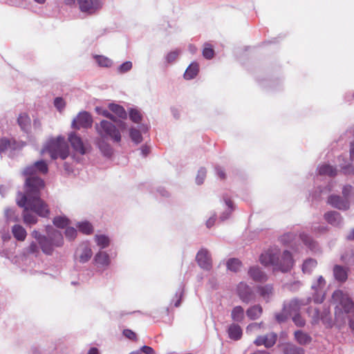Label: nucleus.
<instances>
[{
    "mask_svg": "<svg viewBox=\"0 0 354 354\" xmlns=\"http://www.w3.org/2000/svg\"><path fill=\"white\" fill-rule=\"evenodd\" d=\"M341 259L344 263L354 266V251L350 250L346 252L342 256Z\"/></svg>",
    "mask_w": 354,
    "mask_h": 354,
    "instance_id": "de8ad7c7",
    "label": "nucleus"
},
{
    "mask_svg": "<svg viewBox=\"0 0 354 354\" xmlns=\"http://www.w3.org/2000/svg\"><path fill=\"white\" fill-rule=\"evenodd\" d=\"M65 235L69 240H73L77 235V230L74 227H68L65 231Z\"/></svg>",
    "mask_w": 354,
    "mask_h": 354,
    "instance_id": "5fc2aeb1",
    "label": "nucleus"
},
{
    "mask_svg": "<svg viewBox=\"0 0 354 354\" xmlns=\"http://www.w3.org/2000/svg\"><path fill=\"white\" fill-rule=\"evenodd\" d=\"M93 252L87 243L81 244L76 250L75 255L81 263L87 262L92 257Z\"/></svg>",
    "mask_w": 354,
    "mask_h": 354,
    "instance_id": "4468645a",
    "label": "nucleus"
},
{
    "mask_svg": "<svg viewBox=\"0 0 354 354\" xmlns=\"http://www.w3.org/2000/svg\"><path fill=\"white\" fill-rule=\"evenodd\" d=\"M332 301L335 304V315L337 319H343L344 314L354 310V303L349 296L342 290H335L332 295Z\"/></svg>",
    "mask_w": 354,
    "mask_h": 354,
    "instance_id": "39448f33",
    "label": "nucleus"
},
{
    "mask_svg": "<svg viewBox=\"0 0 354 354\" xmlns=\"http://www.w3.org/2000/svg\"><path fill=\"white\" fill-rule=\"evenodd\" d=\"M231 317L233 321L241 322L244 319V310L241 306H235L231 313Z\"/></svg>",
    "mask_w": 354,
    "mask_h": 354,
    "instance_id": "7c9ffc66",
    "label": "nucleus"
},
{
    "mask_svg": "<svg viewBox=\"0 0 354 354\" xmlns=\"http://www.w3.org/2000/svg\"><path fill=\"white\" fill-rule=\"evenodd\" d=\"M325 285L326 281L322 276L317 279L316 282L312 284L311 288L315 291V295L313 297V299L315 303L320 304L324 301V293L323 289L325 287Z\"/></svg>",
    "mask_w": 354,
    "mask_h": 354,
    "instance_id": "9b49d317",
    "label": "nucleus"
},
{
    "mask_svg": "<svg viewBox=\"0 0 354 354\" xmlns=\"http://www.w3.org/2000/svg\"><path fill=\"white\" fill-rule=\"evenodd\" d=\"M4 214L8 222H17L19 221V215L12 208H6Z\"/></svg>",
    "mask_w": 354,
    "mask_h": 354,
    "instance_id": "a19ab883",
    "label": "nucleus"
},
{
    "mask_svg": "<svg viewBox=\"0 0 354 354\" xmlns=\"http://www.w3.org/2000/svg\"><path fill=\"white\" fill-rule=\"evenodd\" d=\"M96 145L101 151V152L106 156H110L112 153V148L104 139L97 138L96 140Z\"/></svg>",
    "mask_w": 354,
    "mask_h": 354,
    "instance_id": "cd10ccee",
    "label": "nucleus"
},
{
    "mask_svg": "<svg viewBox=\"0 0 354 354\" xmlns=\"http://www.w3.org/2000/svg\"><path fill=\"white\" fill-rule=\"evenodd\" d=\"M301 240L311 250H315L317 248L316 242L311 239L307 234L302 232L299 234Z\"/></svg>",
    "mask_w": 354,
    "mask_h": 354,
    "instance_id": "473e14b6",
    "label": "nucleus"
},
{
    "mask_svg": "<svg viewBox=\"0 0 354 354\" xmlns=\"http://www.w3.org/2000/svg\"><path fill=\"white\" fill-rule=\"evenodd\" d=\"M179 53H180V52L177 50L171 51L169 53H168L166 57V59H167V62L171 63V62H174L176 59V58L178 57Z\"/></svg>",
    "mask_w": 354,
    "mask_h": 354,
    "instance_id": "0e129e2a",
    "label": "nucleus"
},
{
    "mask_svg": "<svg viewBox=\"0 0 354 354\" xmlns=\"http://www.w3.org/2000/svg\"><path fill=\"white\" fill-rule=\"evenodd\" d=\"M206 169L203 167L198 171V174L196 178V182L198 185H201L203 183L206 177Z\"/></svg>",
    "mask_w": 354,
    "mask_h": 354,
    "instance_id": "3c124183",
    "label": "nucleus"
},
{
    "mask_svg": "<svg viewBox=\"0 0 354 354\" xmlns=\"http://www.w3.org/2000/svg\"><path fill=\"white\" fill-rule=\"evenodd\" d=\"M214 50L211 48L209 44H206L203 50V55L206 59H212L214 57Z\"/></svg>",
    "mask_w": 354,
    "mask_h": 354,
    "instance_id": "603ef678",
    "label": "nucleus"
},
{
    "mask_svg": "<svg viewBox=\"0 0 354 354\" xmlns=\"http://www.w3.org/2000/svg\"><path fill=\"white\" fill-rule=\"evenodd\" d=\"M75 0H65L66 4H73ZM80 9L82 12L89 14L94 13L102 6L101 0H77Z\"/></svg>",
    "mask_w": 354,
    "mask_h": 354,
    "instance_id": "6e6552de",
    "label": "nucleus"
},
{
    "mask_svg": "<svg viewBox=\"0 0 354 354\" xmlns=\"http://www.w3.org/2000/svg\"><path fill=\"white\" fill-rule=\"evenodd\" d=\"M263 326V323H252L250 324L246 328L247 333H252L253 331L259 330Z\"/></svg>",
    "mask_w": 354,
    "mask_h": 354,
    "instance_id": "052dcab7",
    "label": "nucleus"
},
{
    "mask_svg": "<svg viewBox=\"0 0 354 354\" xmlns=\"http://www.w3.org/2000/svg\"><path fill=\"white\" fill-rule=\"evenodd\" d=\"M284 354H305L304 348L293 344H286L283 347Z\"/></svg>",
    "mask_w": 354,
    "mask_h": 354,
    "instance_id": "c756f323",
    "label": "nucleus"
},
{
    "mask_svg": "<svg viewBox=\"0 0 354 354\" xmlns=\"http://www.w3.org/2000/svg\"><path fill=\"white\" fill-rule=\"evenodd\" d=\"M317 261L313 259H306L302 265V271L304 273L310 274L312 270L317 266Z\"/></svg>",
    "mask_w": 354,
    "mask_h": 354,
    "instance_id": "e433bc0d",
    "label": "nucleus"
},
{
    "mask_svg": "<svg viewBox=\"0 0 354 354\" xmlns=\"http://www.w3.org/2000/svg\"><path fill=\"white\" fill-rule=\"evenodd\" d=\"M28 251L30 253H37L39 252V248L37 246V244L35 242H32L30 245L28 246Z\"/></svg>",
    "mask_w": 354,
    "mask_h": 354,
    "instance_id": "774afa93",
    "label": "nucleus"
},
{
    "mask_svg": "<svg viewBox=\"0 0 354 354\" xmlns=\"http://www.w3.org/2000/svg\"><path fill=\"white\" fill-rule=\"evenodd\" d=\"M295 338L296 341L301 345H306L310 343L312 338L306 333L302 330H297L295 332Z\"/></svg>",
    "mask_w": 354,
    "mask_h": 354,
    "instance_id": "c85d7f7f",
    "label": "nucleus"
},
{
    "mask_svg": "<svg viewBox=\"0 0 354 354\" xmlns=\"http://www.w3.org/2000/svg\"><path fill=\"white\" fill-rule=\"evenodd\" d=\"M241 266V262L237 259H232L227 262V268L233 272L239 270Z\"/></svg>",
    "mask_w": 354,
    "mask_h": 354,
    "instance_id": "c03bdc74",
    "label": "nucleus"
},
{
    "mask_svg": "<svg viewBox=\"0 0 354 354\" xmlns=\"http://www.w3.org/2000/svg\"><path fill=\"white\" fill-rule=\"evenodd\" d=\"M263 313V308L259 304L250 306L246 310V315L251 320L259 319Z\"/></svg>",
    "mask_w": 354,
    "mask_h": 354,
    "instance_id": "412c9836",
    "label": "nucleus"
},
{
    "mask_svg": "<svg viewBox=\"0 0 354 354\" xmlns=\"http://www.w3.org/2000/svg\"><path fill=\"white\" fill-rule=\"evenodd\" d=\"M236 293L244 303H249L254 299V293L252 288L245 282H240L236 287Z\"/></svg>",
    "mask_w": 354,
    "mask_h": 354,
    "instance_id": "1a4fd4ad",
    "label": "nucleus"
},
{
    "mask_svg": "<svg viewBox=\"0 0 354 354\" xmlns=\"http://www.w3.org/2000/svg\"><path fill=\"white\" fill-rule=\"evenodd\" d=\"M129 118L135 123H138L141 120V114L136 109H131L129 111Z\"/></svg>",
    "mask_w": 354,
    "mask_h": 354,
    "instance_id": "8fccbe9b",
    "label": "nucleus"
},
{
    "mask_svg": "<svg viewBox=\"0 0 354 354\" xmlns=\"http://www.w3.org/2000/svg\"><path fill=\"white\" fill-rule=\"evenodd\" d=\"M46 233L47 236L41 235L37 230H33L31 235L37 241L42 252L50 255L55 248L63 245L64 239L62 233L52 226H46Z\"/></svg>",
    "mask_w": 354,
    "mask_h": 354,
    "instance_id": "7ed1b4c3",
    "label": "nucleus"
},
{
    "mask_svg": "<svg viewBox=\"0 0 354 354\" xmlns=\"http://www.w3.org/2000/svg\"><path fill=\"white\" fill-rule=\"evenodd\" d=\"M68 140L73 147V149L80 153V154H84L86 152V147L80 136L75 133L69 134Z\"/></svg>",
    "mask_w": 354,
    "mask_h": 354,
    "instance_id": "dca6fc26",
    "label": "nucleus"
},
{
    "mask_svg": "<svg viewBox=\"0 0 354 354\" xmlns=\"http://www.w3.org/2000/svg\"><path fill=\"white\" fill-rule=\"evenodd\" d=\"M124 335L129 339H135L136 338V333L129 329H125L123 331Z\"/></svg>",
    "mask_w": 354,
    "mask_h": 354,
    "instance_id": "338daca9",
    "label": "nucleus"
},
{
    "mask_svg": "<svg viewBox=\"0 0 354 354\" xmlns=\"http://www.w3.org/2000/svg\"><path fill=\"white\" fill-rule=\"evenodd\" d=\"M77 227L80 232L86 234H91L93 230V226L88 221L80 222L77 223Z\"/></svg>",
    "mask_w": 354,
    "mask_h": 354,
    "instance_id": "37998d69",
    "label": "nucleus"
},
{
    "mask_svg": "<svg viewBox=\"0 0 354 354\" xmlns=\"http://www.w3.org/2000/svg\"><path fill=\"white\" fill-rule=\"evenodd\" d=\"M325 220L335 227H339L343 224V218L341 214L335 211H330L324 214Z\"/></svg>",
    "mask_w": 354,
    "mask_h": 354,
    "instance_id": "f3484780",
    "label": "nucleus"
},
{
    "mask_svg": "<svg viewBox=\"0 0 354 354\" xmlns=\"http://www.w3.org/2000/svg\"><path fill=\"white\" fill-rule=\"evenodd\" d=\"M54 105L59 111H62L66 105V103L63 98L56 97L54 100Z\"/></svg>",
    "mask_w": 354,
    "mask_h": 354,
    "instance_id": "6e6d98bb",
    "label": "nucleus"
},
{
    "mask_svg": "<svg viewBox=\"0 0 354 354\" xmlns=\"http://www.w3.org/2000/svg\"><path fill=\"white\" fill-rule=\"evenodd\" d=\"M100 138L111 139L113 142H119L121 140V134L116 127L107 120H102L95 126Z\"/></svg>",
    "mask_w": 354,
    "mask_h": 354,
    "instance_id": "423d86ee",
    "label": "nucleus"
},
{
    "mask_svg": "<svg viewBox=\"0 0 354 354\" xmlns=\"http://www.w3.org/2000/svg\"><path fill=\"white\" fill-rule=\"evenodd\" d=\"M196 261L201 268L207 270L212 268L211 257L207 250H200L196 255Z\"/></svg>",
    "mask_w": 354,
    "mask_h": 354,
    "instance_id": "2eb2a0df",
    "label": "nucleus"
},
{
    "mask_svg": "<svg viewBox=\"0 0 354 354\" xmlns=\"http://www.w3.org/2000/svg\"><path fill=\"white\" fill-rule=\"evenodd\" d=\"M48 153L52 159L58 158L66 159L68 154V147L64 138L59 136L56 139H50L41 151V154Z\"/></svg>",
    "mask_w": 354,
    "mask_h": 354,
    "instance_id": "20e7f679",
    "label": "nucleus"
},
{
    "mask_svg": "<svg viewBox=\"0 0 354 354\" xmlns=\"http://www.w3.org/2000/svg\"><path fill=\"white\" fill-rule=\"evenodd\" d=\"M248 274L255 281L262 282L267 280V275L259 267L250 268Z\"/></svg>",
    "mask_w": 354,
    "mask_h": 354,
    "instance_id": "aec40b11",
    "label": "nucleus"
},
{
    "mask_svg": "<svg viewBox=\"0 0 354 354\" xmlns=\"http://www.w3.org/2000/svg\"><path fill=\"white\" fill-rule=\"evenodd\" d=\"M12 233L13 236L19 241H25L27 232L24 227L20 225H15L12 227Z\"/></svg>",
    "mask_w": 354,
    "mask_h": 354,
    "instance_id": "b1692460",
    "label": "nucleus"
},
{
    "mask_svg": "<svg viewBox=\"0 0 354 354\" xmlns=\"http://www.w3.org/2000/svg\"><path fill=\"white\" fill-rule=\"evenodd\" d=\"M44 187V182L42 179L28 178L25 183V194L18 193L17 204L24 208V222L27 225L36 224L38 221L37 216L30 211L41 217H47L50 214L48 205L40 198V191Z\"/></svg>",
    "mask_w": 354,
    "mask_h": 354,
    "instance_id": "f257e3e1",
    "label": "nucleus"
},
{
    "mask_svg": "<svg viewBox=\"0 0 354 354\" xmlns=\"http://www.w3.org/2000/svg\"><path fill=\"white\" fill-rule=\"evenodd\" d=\"M23 146V144L18 143L14 140L2 138L0 140V154L6 150H16L21 148Z\"/></svg>",
    "mask_w": 354,
    "mask_h": 354,
    "instance_id": "a211bd4d",
    "label": "nucleus"
},
{
    "mask_svg": "<svg viewBox=\"0 0 354 354\" xmlns=\"http://www.w3.org/2000/svg\"><path fill=\"white\" fill-rule=\"evenodd\" d=\"M130 137L131 140L136 144L142 142V137L139 130L132 128L130 129Z\"/></svg>",
    "mask_w": 354,
    "mask_h": 354,
    "instance_id": "49530a36",
    "label": "nucleus"
},
{
    "mask_svg": "<svg viewBox=\"0 0 354 354\" xmlns=\"http://www.w3.org/2000/svg\"><path fill=\"white\" fill-rule=\"evenodd\" d=\"M92 118L86 111L79 113L72 122V127L80 129L81 128H88L92 125Z\"/></svg>",
    "mask_w": 354,
    "mask_h": 354,
    "instance_id": "9d476101",
    "label": "nucleus"
},
{
    "mask_svg": "<svg viewBox=\"0 0 354 354\" xmlns=\"http://www.w3.org/2000/svg\"><path fill=\"white\" fill-rule=\"evenodd\" d=\"M109 107V109L119 118H125L127 117V113L122 106L115 104H110Z\"/></svg>",
    "mask_w": 354,
    "mask_h": 354,
    "instance_id": "c9c22d12",
    "label": "nucleus"
},
{
    "mask_svg": "<svg viewBox=\"0 0 354 354\" xmlns=\"http://www.w3.org/2000/svg\"><path fill=\"white\" fill-rule=\"evenodd\" d=\"M342 196L344 199H347L350 201L351 203L352 199L354 198V188L349 185L344 186L342 188Z\"/></svg>",
    "mask_w": 354,
    "mask_h": 354,
    "instance_id": "ea45409f",
    "label": "nucleus"
},
{
    "mask_svg": "<svg viewBox=\"0 0 354 354\" xmlns=\"http://www.w3.org/2000/svg\"><path fill=\"white\" fill-rule=\"evenodd\" d=\"M96 111L97 112L98 114H100L106 118H108L114 122L116 121L115 118L111 113H110L109 111L107 110H104V109H102L101 108L97 107Z\"/></svg>",
    "mask_w": 354,
    "mask_h": 354,
    "instance_id": "4d7b16f0",
    "label": "nucleus"
},
{
    "mask_svg": "<svg viewBox=\"0 0 354 354\" xmlns=\"http://www.w3.org/2000/svg\"><path fill=\"white\" fill-rule=\"evenodd\" d=\"M292 316V320L297 326L302 327L305 325V320L300 316L299 313L293 315Z\"/></svg>",
    "mask_w": 354,
    "mask_h": 354,
    "instance_id": "13d9d810",
    "label": "nucleus"
},
{
    "mask_svg": "<svg viewBox=\"0 0 354 354\" xmlns=\"http://www.w3.org/2000/svg\"><path fill=\"white\" fill-rule=\"evenodd\" d=\"M277 338V335L271 333L266 335L259 336L254 340V343L258 346H264L266 348H270L275 344Z\"/></svg>",
    "mask_w": 354,
    "mask_h": 354,
    "instance_id": "ddd939ff",
    "label": "nucleus"
},
{
    "mask_svg": "<svg viewBox=\"0 0 354 354\" xmlns=\"http://www.w3.org/2000/svg\"><path fill=\"white\" fill-rule=\"evenodd\" d=\"M48 167L46 162L44 160H39L35 162L33 165L26 167L22 171V174L26 177V180L28 178H38L37 174L41 173L45 174L48 172ZM40 179H41L40 178ZM26 180H25L26 182Z\"/></svg>",
    "mask_w": 354,
    "mask_h": 354,
    "instance_id": "0eeeda50",
    "label": "nucleus"
},
{
    "mask_svg": "<svg viewBox=\"0 0 354 354\" xmlns=\"http://www.w3.org/2000/svg\"><path fill=\"white\" fill-rule=\"evenodd\" d=\"M295 235L292 232H288L282 235L280 238L281 242L284 244H288L295 239Z\"/></svg>",
    "mask_w": 354,
    "mask_h": 354,
    "instance_id": "864d4df0",
    "label": "nucleus"
},
{
    "mask_svg": "<svg viewBox=\"0 0 354 354\" xmlns=\"http://www.w3.org/2000/svg\"><path fill=\"white\" fill-rule=\"evenodd\" d=\"M333 274L335 279L341 282L345 281L348 277L347 270L341 266L334 267Z\"/></svg>",
    "mask_w": 354,
    "mask_h": 354,
    "instance_id": "bb28decb",
    "label": "nucleus"
},
{
    "mask_svg": "<svg viewBox=\"0 0 354 354\" xmlns=\"http://www.w3.org/2000/svg\"><path fill=\"white\" fill-rule=\"evenodd\" d=\"M131 68L132 63L129 61L125 62L119 66L118 71L121 73H124L131 70Z\"/></svg>",
    "mask_w": 354,
    "mask_h": 354,
    "instance_id": "bf43d9fd",
    "label": "nucleus"
},
{
    "mask_svg": "<svg viewBox=\"0 0 354 354\" xmlns=\"http://www.w3.org/2000/svg\"><path fill=\"white\" fill-rule=\"evenodd\" d=\"M339 167L343 170V172L345 174H354V167L351 165H344V164H339Z\"/></svg>",
    "mask_w": 354,
    "mask_h": 354,
    "instance_id": "e2e57ef3",
    "label": "nucleus"
},
{
    "mask_svg": "<svg viewBox=\"0 0 354 354\" xmlns=\"http://www.w3.org/2000/svg\"><path fill=\"white\" fill-rule=\"evenodd\" d=\"M309 316L312 318L313 324H317L319 321H322L321 310L316 308H309L308 310Z\"/></svg>",
    "mask_w": 354,
    "mask_h": 354,
    "instance_id": "4c0bfd02",
    "label": "nucleus"
},
{
    "mask_svg": "<svg viewBox=\"0 0 354 354\" xmlns=\"http://www.w3.org/2000/svg\"><path fill=\"white\" fill-rule=\"evenodd\" d=\"M98 65L103 67H109L112 64V62L108 57L102 55H96L95 57Z\"/></svg>",
    "mask_w": 354,
    "mask_h": 354,
    "instance_id": "a18cd8bd",
    "label": "nucleus"
},
{
    "mask_svg": "<svg viewBox=\"0 0 354 354\" xmlns=\"http://www.w3.org/2000/svg\"><path fill=\"white\" fill-rule=\"evenodd\" d=\"M198 73V65L197 63H192L191 64L188 68H187L184 77L186 80H191L193 79L196 76V75Z\"/></svg>",
    "mask_w": 354,
    "mask_h": 354,
    "instance_id": "2f4dec72",
    "label": "nucleus"
},
{
    "mask_svg": "<svg viewBox=\"0 0 354 354\" xmlns=\"http://www.w3.org/2000/svg\"><path fill=\"white\" fill-rule=\"evenodd\" d=\"M289 316L290 315L283 309L281 313L275 315V319L278 322L281 323L285 322Z\"/></svg>",
    "mask_w": 354,
    "mask_h": 354,
    "instance_id": "680f3d73",
    "label": "nucleus"
},
{
    "mask_svg": "<svg viewBox=\"0 0 354 354\" xmlns=\"http://www.w3.org/2000/svg\"><path fill=\"white\" fill-rule=\"evenodd\" d=\"M17 122L23 131H27L30 125V119L26 113L20 114Z\"/></svg>",
    "mask_w": 354,
    "mask_h": 354,
    "instance_id": "72a5a7b5",
    "label": "nucleus"
},
{
    "mask_svg": "<svg viewBox=\"0 0 354 354\" xmlns=\"http://www.w3.org/2000/svg\"><path fill=\"white\" fill-rule=\"evenodd\" d=\"M260 262L264 266H272L274 270L281 272L289 271L294 264L292 254L285 250L281 254L278 248H272L262 253L260 256Z\"/></svg>",
    "mask_w": 354,
    "mask_h": 354,
    "instance_id": "f03ea898",
    "label": "nucleus"
},
{
    "mask_svg": "<svg viewBox=\"0 0 354 354\" xmlns=\"http://www.w3.org/2000/svg\"><path fill=\"white\" fill-rule=\"evenodd\" d=\"M138 351H140V354L142 353L145 354H155L154 350L148 346H143Z\"/></svg>",
    "mask_w": 354,
    "mask_h": 354,
    "instance_id": "69168bd1",
    "label": "nucleus"
},
{
    "mask_svg": "<svg viewBox=\"0 0 354 354\" xmlns=\"http://www.w3.org/2000/svg\"><path fill=\"white\" fill-rule=\"evenodd\" d=\"M303 304H304L300 302L298 299H294L290 301L289 302H285L283 304V310L284 312H287V313H288L290 316H292L293 315L298 313L301 306Z\"/></svg>",
    "mask_w": 354,
    "mask_h": 354,
    "instance_id": "6ab92c4d",
    "label": "nucleus"
},
{
    "mask_svg": "<svg viewBox=\"0 0 354 354\" xmlns=\"http://www.w3.org/2000/svg\"><path fill=\"white\" fill-rule=\"evenodd\" d=\"M322 321L324 324H330L331 319L330 317V309L328 307L324 306L322 311H321Z\"/></svg>",
    "mask_w": 354,
    "mask_h": 354,
    "instance_id": "09e8293b",
    "label": "nucleus"
},
{
    "mask_svg": "<svg viewBox=\"0 0 354 354\" xmlns=\"http://www.w3.org/2000/svg\"><path fill=\"white\" fill-rule=\"evenodd\" d=\"M53 224L59 228H64L69 224V220L65 216H58L53 218Z\"/></svg>",
    "mask_w": 354,
    "mask_h": 354,
    "instance_id": "79ce46f5",
    "label": "nucleus"
},
{
    "mask_svg": "<svg viewBox=\"0 0 354 354\" xmlns=\"http://www.w3.org/2000/svg\"><path fill=\"white\" fill-rule=\"evenodd\" d=\"M223 201L225 203L226 209L220 216V220L222 221H224L226 219H227L234 209L233 203L230 198L225 196L223 198Z\"/></svg>",
    "mask_w": 354,
    "mask_h": 354,
    "instance_id": "a878e982",
    "label": "nucleus"
},
{
    "mask_svg": "<svg viewBox=\"0 0 354 354\" xmlns=\"http://www.w3.org/2000/svg\"><path fill=\"white\" fill-rule=\"evenodd\" d=\"M318 172L320 175H328L330 176H333L336 175L337 169L330 165H323L318 168Z\"/></svg>",
    "mask_w": 354,
    "mask_h": 354,
    "instance_id": "f704fd0d",
    "label": "nucleus"
},
{
    "mask_svg": "<svg viewBox=\"0 0 354 354\" xmlns=\"http://www.w3.org/2000/svg\"><path fill=\"white\" fill-rule=\"evenodd\" d=\"M95 261L98 267H106L110 263V259L108 254L105 252H99L95 256Z\"/></svg>",
    "mask_w": 354,
    "mask_h": 354,
    "instance_id": "393cba45",
    "label": "nucleus"
},
{
    "mask_svg": "<svg viewBox=\"0 0 354 354\" xmlns=\"http://www.w3.org/2000/svg\"><path fill=\"white\" fill-rule=\"evenodd\" d=\"M257 290L260 296L263 297L266 302H268L273 295V287L270 284L259 286L257 287Z\"/></svg>",
    "mask_w": 354,
    "mask_h": 354,
    "instance_id": "4be33fe9",
    "label": "nucleus"
},
{
    "mask_svg": "<svg viewBox=\"0 0 354 354\" xmlns=\"http://www.w3.org/2000/svg\"><path fill=\"white\" fill-rule=\"evenodd\" d=\"M228 336L234 340H239L242 336V329L240 326L236 324H232L227 329Z\"/></svg>",
    "mask_w": 354,
    "mask_h": 354,
    "instance_id": "5701e85b",
    "label": "nucleus"
},
{
    "mask_svg": "<svg viewBox=\"0 0 354 354\" xmlns=\"http://www.w3.org/2000/svg\"><path fill=\"white\" fill-rule=\"evenodd\" d=\"M327 203L332 207L340 210H347L349 209L351 203L347 199L338 195H330L327 200Z\"/></svg>",
    "mask_w": 354,
    "mask_h": 354,
    "instance_id": "f8f14e48",
    "label": "nucleus"
},
{
    "mask_svg": "<svg viewBox=\"0 0 354 354\" xmlns=\"http://www.w3.org/2000/svg\"><path fill=\"white\" fill-rule=\"evenodd\" d=\"M95 241L97 245L101 248L104 249L109 246L110 240L108 236L105 235H95Z\"/></svg>",
    "mask_w": 354,
    "mask_h": 354,
    "instance_id": "58836bf2",
    "label": "nucleus"
}]
</instances>
